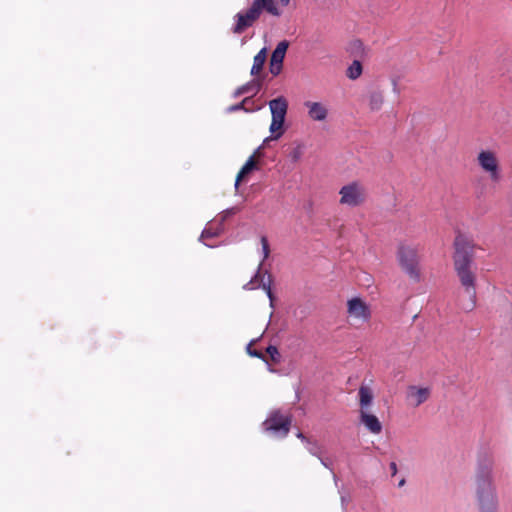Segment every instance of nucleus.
I'll return each mask as SVG.
<instances>
[{
    "instance_id": "1",
    "label": "nucleus",
    "mask_w": 512,
    "mask_h": 512,
    "mask_svg": "<svg viewBox=\"0 0 512 512\" xmlns=\"http://www.w3.org/2000/svg\"><path fill=\"white\" fill-rule=\"evenodd\" d=\"M474 244L464 235L458 234L454 240L453 264L459 281L468 295V300L461 303V308L472 311L476 306V275L474 266Z\"/></svg>"
},
{
    "instance_id": "2",
    "label": "nucleus",
    "mask_w": 512,
    "mask_h": 512,
    "mask_svg": "<svg viewBox=\"0 0 512 512\" xmlns=\"http://www.w3.org/2000/svg\"><path fill=\"white\" fill-rule=\"evenodd\" d=\"M493 459L485 454L478 459L475 495L479 512H497L498 497L493 482Z\"/></svg>"
},
{
    "instance_id": "3",
    "label": "nucleus",
    "mask_w": 512,
    "mask_h": 512,
    "mask_svg": "<svg viewBox=\"0 0 512 512\" xmlns=\"http://www.w3.org/2000/svg\"><path fill=\"white\" fill-rule=\"evenodd\" d=\"M263 11L276 17L282 14L275 0H253L251 6L245 12H238L234 16L235 23L231 31L234 34H242L246 29L253 26Z\"/></svg>"
},
{
    "instance_id": "4",
    "label": "nucleus",
    "mask_w": 512,
    "mask_h": 512,
    "mask_svg": "<svg viewBox=\"0 0 512 512\" xmlns=\"http://www.w3.org/2000/svg\"><path fill=\"white\" fill-rule=\"evenodd\" d=\"M291 425L292 415L290 413L283 414L280 409H274L262 423V429L273 437L282 439L288 436Z\"/></svg>"
},
{
    "instance_id": "5",
    "label": "nucleus",
    "mask_w": 512,
    "mask_h": 512,
    "mask_svg": "<svg viewBox=\"0 0 512 512\" xmlns=\"http://www.w3.org/2000/svg\"><path fill=\"white\" fill-rule=\"evenodd\" d=\"M398 260L402 269L415 281L420 280L418 269V251L415 247L400 245L398 248Z\"/></svg>"
},
{
    "instance_id": "6",
    "label": "nucleus",
    "mask_w": 512,
    "mask_h": 512,
    "mask_svg": "<svg viewBox=\"0 0 512 512\" xmlns=\"http://www.w3.org/2000/svg\"><path fill=\"white\" fill-rule=\"evenodd\" d=\"M340 204L349 207H357L362 205L366 200V190L358 182L354 181L341 187Z\"/></svg>"
},
{
    "instance_id": "7",
    "label": "nucleus",
    "mask_w": 512,
    "mask_h": 512,
    "mask_svg": "<svg viewBox=\"0 0 512 512\" xmlns=\"http://www.w3.org/2000/svg\"><path fill=\"white\" fill-rule=\"evenodd\" d=\"M269 108L272 114V121L269 127L271 133L284 130V122L288 109V102L283 96L269 101Z\"/></svg>"
},
{
    "instance_id": "8",
    "label": "nucleus",
    "mask_w": 512,
    "mask_h": 512,
    "mask_svg": "<svg viewBox=\"0 0 512 512\" xmlns=\"http://www.w3.org/2000/svg\"><path fill=\"white\" fill-rule=\"evenodd\" d=\"M479 166L489 174L491 181L499 182L501 180L500 169L497 158L492 151L483 150L477 157Z\"/></svg>"
},
{
    "instance_id": "9",
    "label": "nucleus",
    "mask_w": 512,
    "mask_h": 512,
    "mask_svg": "<svg viewBox=\"0 0 512 512\" xmlns=\"http://www.w3.org/2000/svg\"><path fill=\"white\" fill-rule=\"evenodd\" d=\"M348 312L355 318L367 321L370 318V309L360 298L355 297L348 301Z\"/></svg>"
},
{
    "instance_id": "10",
    "label": "nucleus",
    "mask_w": 512,
    "mask_h": 512,
    "mask_svg": "<svg viewBox=\"0 0 512 512\" xmlns=\"http://www.w3.org/2000/svg\"><path fill=\"white\" fill-rule=\"evenodd\" d=\"M360 422L373 434H379L382 431V424L379 419L366 410H360Z\"/></svg>"
},
{
    "instance_id": "11",
    "label": "nucleus",
    "mask_w": 512,
    "mask_h": 512,
    "mask_svg": "<svg viewBox=\"0 0 512 512\" xmlns=\"http://www.w3.org/2000/svg\"><path fill=\"white\" fill-rule=\"evenodd\" d=\"M309 116L316 121H323L327 117V109L319 102H306Z\"/></svg>"
},
{
    "instance_id": "12",
    "label": "nucleus",
    "mask_w": 512,
    "mask_h": 512,
    "mask_svg": "<svg viewBox=\"0 0 512 512\" xmlns=\"http://www.w3.org/2000/svg\"><path fill=\"white\" fill-rule=\"evenodd\" d=\"M408 396L414 399V406H419L430 396L429 388H418L416 386H410L408 390Z\"/></svg>"
},
{
    "instance_id": "13",
    "label": "nucleus",
    "mask_w": 512,
    "mask_h": 512,
    "mask_svg": "<svg viewBox=\"0 0 512 512\" xmlns=\"http://www.w3.org/2000/svg\"><path fill=\"white\" fill-rule=\"evenodd\" d=\"M262 86V80L260 79H252L244 85L238 87L233 92V97L238 98L243 94L249 93L254 90V94L258 93Z\"/></svg>"
},
{
    "instance_id": "14",
    "label": "nucleus",
    "mask_w": 512,
    "mask_h": 512,
    "mask_svg": "<svg viewBox=\"0 0 512 512\" xmlns=\"http://www.w3.org/2000/svg\"><path fill=\"white\" fill-rule=\"evenodd\" d=\"M258 164L256 160H254V156H250L248 160L245 162V164L242 166L241 170L237 174L236 181H235V188L237 189L239 186V183L252 171L258 170Z\"/></svg>"
},
{
    "instance_id": "15",
    "label": "nucleus",
    "mask_w": 512,
    "mask_h": 512,
    "mask_svg": "<svg viewBox=\"0 0 512 512\" xmlns=\"http://www.w3.org/2000/svg\"><path fill=\"white\" fill-rule=\"evenodd\" d=\"M266 58L267 49L264 47L254 56L253 65L250 71L252 76H258L261 73L266 62Z\"/></svg>"
},
{
    "instance_id": "16",
    "label": "nucleus",
    "mask_w": 512,
    "mask_h": 512,
    "mask_svg": "<svg viewBox=\"0 0 512 512\" xmlns=\"http://www.w3.org/2000/svg\"><path fill=\"white\" fill-rule=\"evenodd\" d=\"M288 47L289 42L287 40L280 41L272 52L270 62L283 64Z\"/></svg>"
},
{
    "instance_id": "17",
    "label": "nucleus",
    "mask_w": 512,
    "mask_h": 512,
    "mask_svg": "<svg viewBox=\"0 0 512 512\" xmlns=\"http://www.w3.org/2000/svg\"><path fill=\"white\" fill-rule=\"evenodd\" d=\"M265 274H267V281H265L263 278H261V283H259L257 285V287L263 289L268 298H269V301H270V307L271 308H274V301H275V296L272 292V289H271V285H272V282H273V277L272 275L268 272V271H265Z\"/></svg>"
},
{
    "instance_id": "18",
    "label": "nucleus",
    "mask_w": 512,
    "mask_h": 512,
    "mask_svg": "<svg viewBox=\"0 0 512 512\" xmlns=\"http://www.w3.org/2000/svg\"><path fill=\"white\" fill-rule=\"evenodd\" d=\"M265 274H267V281H265L263 278H261V283H259L257 285V287L263 289L268 298H269V301H270V307L271 308H274V301H275V296L272 292V289H271V285H272V282H273V277L272 275L268 272V271H265Z\"/></svg>"
},
{
    "instance_id": "19",
    "label": "nucleus",
    "mask_w": 512,
    "mask_h": 512,
    "mask_svg": "<svg viewBox=\"0 0 512 512\" xmlns=\"http://www.w3.org/2000/svg\"><path fill=\"white\" fill-rule=\"evenodd\" d=\"M265 274H267V281H265L263 278H261V283H259L257 285V287L263 289L268 298H269V301H270V307L271 308H274V301H275V296L272 292V289H271V285H272V282H273V277L272 275L268 272V271H265Z\"/></svg>"
},
{
    "instance_id": "20",
    "label": "nucleus",
    "mask_w": 512,
    "mask_h": 512,
    "mask_svg": "<svg viewBox=\"0 0 512 512\" xmlns=\"http://www.w3.org/2000/svg\"><path fill=\"white\" fill-rule=\"evenodd\" d=\"M358 394H359L361 410H366V408L372 403L373 393L369 387L361 386L359 388Z\"/></svg>"
},
{
    "instance_id": "21",
    "label": "nucleus",
    "mask_w": 512,
    "mask_h": 512,
    "mask_svg": "<svg viewBox=\"0 0 512 512\" xmlns=\"http://www.w3.org/2000/svg\"><path fill=\"white\" fill-rule=\"evenodd\" d=\"M251 102H252V97H245L240 103L233 104V105L229 106L226 109V111L228 113H233V112H237V111L243 110V111L248 113V112H253V111L260 110V107H256L255 109H249V108L245 107L246 104L251 103Z\"/></svg>"
},
{
    "instance_id": "22",
    "label": "nucleus",
    "mask_w": 512,
    "mask_h": 512,
    "mask_svg": "<svg viewBox=\"0 0 512 512\" xmlns=\"http://www.w3.org/2000/svg\"><path fill=\"white\" fill-rule=\"evenodd\" d=\"M384 102V96L380 91H373L369 95V106L373 111H377L381 108Z\"/></svg>"
},
{
    "instance_id": "23",
    "label": "nucleus",
    "mask_w": 512,
    "mask_h": 512,
    "mask_svg": "<svg viewBox=\"0 0 512 512\" xmlns=\"http://www.w3.org/2000/svg\"><path fill=\"white\" fill-rule=\"evenodd\" d=\"M362 73V65L358 60H354L347 69V77L351 80L357 79Z\"/></svg>"
},
{
    "instance_id": "24",
    "label": "nucleus",
    "mask_w": 512,
    "mask_h": 512,
    "mask_svg": "<svg viewBox=\"0 0 512 512\" xmlns=\"http://www.w3.org/2000/svg\"><path fill=\"white\" fill-rule=\"evenodd\" d=\"M306 449L308 450V452L315 456V457H320L322 454H323V448L322 446L318 443V441L316 440H312V439H309L306 443Z\"/></svg>"
},
{
    "instance_id": "25",
    "label": "nucleus",
    "mask_w": 512,
    "mask_h": 512,
    "mask_svg": "<svg viewBox=\"0 0 512 512\" xmlns=\"http://www.w3.org/2000/svg\"><path fill=\"white\" fill-rule=\"evenodd\" d=\"M224 231V227L217 226L216 229H213L211 227H206L201 235H200V241L208 238H214L219 236Z\"/></svg>"
},
{
    "instance_id": "26",
    "label": "nucleus",
    "mask_w": 512,
    "mask_h": 512,
    "mask_svg": "<svg viewBox=\"0 0 512 512\" xmlns=\"http://www.w3.org/2000/svg\"><path fill=\"white\" fill-rule=\"evenodd\" d=\"M266 352L267 354L270 356L271 360L274 362V363H280L281 361V354L280 352L278 351V348L274 345H269L267 348H266Z\"/></svg>"
},
{
    "instance_id": "27",
    "label": "nucleus",
    "mask_w": 512,
    "mask_h": 512,
    "mask_svg": "<svg viewBox=\"0 0 512 512\" xmlns=\"http://www.w3.org/2000/svg\"><path fill=\"white\" fill-rule=\"evenodd\" d=\"M255 341L252 340L246 347V351L247 353L252 356V357H255V358H259V359H262L263 361H265L267 363V359L265 357V355L259 351V350H256V349H252V345Z\"/></svg>"
},
{
    "instance_id": "28",
    "label": "nucleus",
    "mask_w": 512,
    "mask_h": 512,
    "mask_svg": "<svg viewBox=\"0 0 512 512\" xmlns=\"http://www.w3.org/2000/svg\"><path fill=\"white\" fill-rule=\"evenodd\" d=\"M260 242H261L262 252H263L262 261L264 262L270 255V246H269V242H268V239L266 236H262L260 239Z\"/></svg>"
},
{
    "instance_id": "29",
    "label": "nucleus",
    "mask_w": 512,
    "mask_h": 512,
    "mask_svg": "<svg viewBox=\"0 0 512 512\" xmlns=\"http://www.w3.org/2000/svg\"><path fill=\"white\" fill-rule=\"evenodd\" d=\"M237 212V208L235 207H232V208H229V209H226L225 211H223L221 213V216H220V220H219V223L218 225L220 227H223V223L226 221V219L234 214H236Z\"/></svg>"
},
{
    "instance_id": "30",
    "label": "nucleus",
    "mask_w": 512,
    "mask_h": 512,
    "mask_svg": "<svg viewBox=\"0 0 512 512\" xmlns=\"http://www.w3.org/2000/svg\"><path fill=\"white\" fill-rule=\"evenodd\" d=\"M302 156V147L300 145H298L297 147H295L290 153H289V158L292 162L296 163L300 160Z\"/></svg>"
},
{
    "instance_id": "31",
    "label": "nucleus",
    "mask_w": 512,
    "mask_h": 512,
    "mask_svg": "<svg viewBox=\"0 0 512 512\" xmlns=\"http://www.w3.org/2000/svg\"><path fill=\"white\" fill-rule=\"evenodd\" d=\"M283 64L269 63V71L273 76H278L282 71Z\"/></svg>"
},
{
    "instance_id": "32",
    "label": "nucleus",
    "mask_w": 512,
    "mask_h": 512,
    "mask_svg": "<svg viewBox=\"0 0 512 512\" xmlns=\"http://www.w3.org/2000/svg\"><path fill=\"white\" fill-rule=\"evenodd\" d=\"M262 267H263V261H261L255 275L251 278V280H253L255 285H258L259 283H261V278L264 279V275L261 274Z\"/></svg>"
},
{
    "instance_id": "33",
    "label": "nucleus",
    "mask_w": 512,
    "mask_h": 512,
    "mask_svg": "<svg viewBox=\"0 0 512 512\" xmlns=\"http://www.w3.org/2000/svg\"><path fill=\"white\" fill-rule=\"evenodd\" d=\"M318 459L320 460L321 464H322L325 468H327V469H329L331 472H333V463H332V461H331V459H330V458H328V457H323V454H322L320 457H318Z\"/></svg>"
},
{
    "instance_id": "34",
    "label": "nucleus",
    "mask_w": 512,
    "mask_h": 512,
    "mask_svg": "<svg viewBox=\"0 0 512 512\" xmlns=\"http://www.w3.org/2000/svg\"><path fill=\"white\" fill-rule=\"evenodd\" d=\"M283 133H284V130H278L276 133H271V136L264 139L262 145L264 146L265 144L269 143V141H271V140L279 139L283 135Z\"/></svg>"
},
{
    "instance_id": "35",
    "label": "nucleus",
    "mask_w": 512,
    "mask_h": 512,
    "mask_svg": "<svg viewBox=\"0 0 512 512\" xmlns=\"http://www.w3.org/2000/svg\"><path fill=\"white\" fill-rule=\"evenodd\" d=\"M262 150H263V145H260V146H259V147L254 151V153H253L251 156H254V159H255L256 157L260 158L261 156H263V152H262Z\"/></svg>"
},
{
    "instance_id": "36",
    "label": "nucleus",
    "mask_w": 512,
    "mask_h": 512,
    "mask_svg": "<svg viewBox=\"0 0 512 512\" xmlns=\"http://www.w3.org/2000/svg\"><path fill=\"white\" fill-rule=\"evenodd\" d=\"M257 285L254 284L253 280H250L248 283H246L244 286H243V289L245 290H252V289H257Z\"/></svg>"
},
{
    "instance_id": "37",
    "label": "nucleus",
    "mask_w": 512,
    "mask_h": 512,
    "mask_svg": "<svg viewBox=\"0 0 512 512\" xmlns=\"http://www.w3.org/2000/svg\"><path fill=\"white\" fill-rule=\"evenodd\" d=\"M389 468L391 470V474L392 476H395L397 474V464L395 462H391L390 465H389Z\"/></svg>"
},
{
    "instance_id": "38",
    "label": "nucleus",
    "mask_w": 512,
    "mask_h": 512,
    "mask_svg": "<svg viewBox=\"0 0 512 512\" xmlns=\"http://www.w3.org/2000/svg\"><path fill=\"white\" fill-rule=\"evenodd\" d=\"M297 438H299L303 443H306L310 438L306 437L302 432H298L296 434Z\"/></svg>"
},
{
    "instance_id": "39",
    "label": "nucleus",
    "mask_w": 512,
    "mask_h": 512,
    "mask_svg": "<svg viewBox=\"0 0 512 512\" xmlns=\"http://www.w3.org/2000/svg\"><path fill=\"white\" fill-rule=\"evenodd\" d=\"M352 45H353L354 48H357V49H362L363 48V43L360 40L353 41Z\"/></svg>"
},
{
    "instance_id": "40",
    "label": "nucleus",
    "mask_w": 512,
    "mask_h": 512,
    "mask_svg": "<svg viewBox=\"0 0 512 512\" xmlns=\"http://www.w3.org/2000/svg\"><path fill=\"white\" fill-rule=\"evenodd\" d=\"M392 85H393V92H395L396 94H399L400 91H399V88H398L397 80L393 79Z\"/></svg>"
},
{
    "instance_id": "41",
    "label": "nucleus",
    "mask_w": 512,
    "mask_h": 512,
    "mask_svg": "<svg viewBox=\"0 0 512 512\" xmlns=\"http://www.w3.org/2000/svg\"><path fill=\"white\" fill-rule=\"evenodd\" d=\"M281 5L286 6L289 4L290 0H279Z\"/></svg>"
},
{
    "instance_id": "42",
    "label": "nucleus",
    "mask_w": 512,
    "mask_h": 512,
    "mask_svg": "<svg viewBox=\"0 0 512 512\" xmlns=\"http://www.w3.org/2000/svg\"><path fill=\"white\" fill-rule=\"evenodd\" d=\"M404 484H405V479H401V480L399 481V483H398V486H399V487H402V486H404Z\"/></svg>"
}]
</instances>
